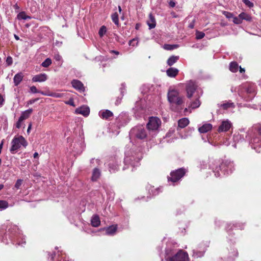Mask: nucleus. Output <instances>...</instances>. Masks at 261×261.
<instances>
[{"instance_id":"dca6fc26","label":"nucleus","mask_w":261,"mask_h":261,"mask_svg":"<svg viewBox=\"0 0 261 261\" xmlns=\"http://www.w3.org/2000/svg\"><path fill=\"white\" fill-rule=\"evenodd\" d=\"M75 113L79 114H82L84 116H87L89 114L90 110L88 107L83 106L77 108L75 110Z\"/></svg>"},{"instance_id":"72a5a7b5","label":"nucleus","mask_w":261,"mask_h":261,"mask_svg":"<svg viewBox=\"0 0 261 261\" xmlns=\"http://www.w3.org/2000/svg\"><path fill=\"white\" fill-rule=\"evenodd\" d=\"M111 18L113 22L117 25H119V18H118V14L117 12H115L113 13L111 15Z\"/></svg>"},{"instance_id":"7ed1b4c3","label":"nucleus","mask_w":261,"mask_h":261,"mask_svg":"<svg viewBox=\"0 0 261 261\" xmlns=\"http://www.w3.org/2000/svg\"><path fill=\"white\" fill-rule=\"evenodd\" d=\"M233 169V163L230 161H226L222 163L219 165V167H217L215 169L213 168V171L215 173V175L216 177H219L221 175V174L219 172V170H220L222 172H223L224 174H228L229 173H231Z\"/></svg>"},{"instance_id":"c756f323","label":"nucleus","mask_w":261,"mask_h":261,"mask_svg":"<svg viewBox=\"0 0 261 261\" xmlns=\"http://www.w3.org/2000/svg\"><path fill=\"white\" fill-rule=\"evenodd\" d=\"M239 17L242 20H245L248 21H251L252 20V17L250 15L248 14L245 13V12H242L239 15Z\"/></svg>"},{"instance_id":"f704fd0d","label":"nucleus","mask_w":261,"mask_h":261,"mask_svg":"<svg viewBox=\"0 0 261 261\" xmlns=\"http://www.w3.org/2000/svg\"><path fill=\"white\" fill-rule=\"evenodd\" d=\"M148 188V192L150 195L154 196L159 193V189L158 188L155 189L154 187H152L151 186H150Z\"/></svg>"},{"instance_id":"09e8293b","label":"nucleus","mask_w":261,"mask_h":261,"mask_svg":"<svg viewBox=\"0 0 261 261\" xmlns=\"http://www.w3.org/2000/svg\"><path fill=\"white\" fill-rule=\"evenodd\" d=\"M22 180H21L20 179H17L15 183V187L17 189H19L22 184Z\"/></svg>"},{"instance_id":"4468645a","label":"nucleus","mask_w":261,"mask_h":261,"mask_svg":"<svg viewBox=\"0 0 261 261\" xmlns=\"http://www.w3.org/2000/svg\"><path fill=\"white\" fill-rule=\"evenodd\" d=\"M250 144L252 148L256 149L257 147L261 146V137L256 136L251 139Z\"/></svg>"},{"instance_id":"b1692460","label":"nucleus","mask_w":261,"mask_h":261,"mask_svg":"<svg viewBox=\"0 0 261 261\" xmlns=\"http://www.w3.org/2000/svg\"><path fill=\"white\" fill-rule=\"evenodd\" d=\"M189 123V120L187 118L180 119L178 121V127L182 128L185 127Z\"/></svg>"},{"instance_id":"ea45409f","label":"nucleus","mask_w":261,"mask_h":261,"mask_svg":"<svg viewBox=\"0 0 261 261\" xmlns=\"http://www.w3.org/2000/svg\"><path fill=\"white\" fill-rule=\"evenodd\" d=\"M204 252V251H198L196 250H193V256L195 257L198 258L201 257L203 255Z\"/></svg>"},{"instance_id":"bf43d9fd","label":"nucleus","mask_w":261,"mask_h":261,"mask_svg":"<svg viewBox=\"0 0 261 261\" xmlns=\"http://www.w3.org/2000/svg\"><path fill=\"white\" fill-rule=\"evenodd\" d=\"M37 100L38 99H31L28 101V104L32 105L35 102H36Z\"/></svg>"},{"instance_id":"338daca9","label":"nucleus","mask_w":261,"mask_h":261,"mask_svg":"<svg viewBox=\"0 0 261 261\" xmlns=\"http://www.w3.org/2000/svg\"><path fill=\"white\" fill-rule=\"evenodd\" d=\"M58 261H69V260H66L65 258L63 257H61L60 259H58Z\"/></svg>"},{"instance_id":"412c9836","label":"nucleus","mask_w":261,"mask_h":261,"mask_svg":"<svg viewBox=\"0 0 261 261\" xmlns=\"http://www.w3.org/2000/svg\"><path fill=\"white\" fill-rule=\"evenodd\" d=\"M212 128V125L210 123H206L200 127L198 129L200 133H205Z\"/></svg>"},{"instance_id":"473e14b6","label":"nucleus","mask_w":261,"mask_h":261,"mask_svg":"<svg viewBox=\"0 0 261 261\" xmlns=\"http://www.w3.org/2000/svg\"><path fill=\"white\" fill-rule=\"evenodd\" d=\"M17 17L18 19H19V20H21V19L27 20V19H31V17L27 15L25 12H24V11H22V12L19 13L17 16Z\"/></svg>"},{"instance_id":"de8ad7c7","label":"nucleus","mask_w":261,"mask_h":261,"mask_svg":"<svg viewBox=\"0 0 261 261\" xmlns=\"http://www.w3.org/2000/svg\"><path fill=\"white\" fill-rule=\"evenodd\" d=\"M242 2L249 8H252L254 6L253 3L249 0H242Z\"/></svg>"},{"instance_id":"cd10ccee","label":"nucleus","mask_w":261,"mask_h":261,"mask_svg":"<svg viewBox=\"0 0 261 261\" xmlns=\"http://www.w3.org/2000/svg\"><path fill=\"white\" fill-rule=\"evenodd\" d=\"M245 90L247 93L253 95L255 93V86L254 85L248 84L245 86Z\"/></svg>"},{"instance_id":"f3484780","label":"nucleus","mask_w":261,"mask_h":261,"mask_svg":"<svg viewBox=\"0 0 261 261\" xmlns=\"http://www.w3.org/2000/svg\"><path fill=\"white\" fill-rule=\"evenodd\" d=\"M72 87L80 91H83L84 90V87L83 83L76 80H74L71 82Z\"/></svg>"},{"instance_id":"f257e3e1","label":"nucleus","mask_w":261,"mask_h":261,"mask_svg":"<svg viewBox=\"0 0 261 261\" xmlns=\"http://www.w3.org/2000/svg\"><path fill=\"white\" fill-rule=\"evenodd\" d=\"M167 97L170 104V108L173 111L178 112L182 109L184 98L179 95L178 90L173 89H169Z\"/></svg>"},{"instance_id":"864d4df0","label":"nucleus","mask_w":261,"mask_h":261,"mask_svg":"<svg viewBox=\"0 0 261 261\" xmlns=\"http://www.w3.org/2000/svg\"><path fill=\"white\" fill-rule=\"evenodd\" d=\"M23 121V120H21L20 118H19L18 121L16 123V127L17 128H20V127L21 126V123H22Z\"/></svg>"},{"instance_id":"c85d7f7f","label":"nucleus","mask_w":261,"mask_h":261,"mask_svg":"<svg viewBox=\"0 0 261 261\" xmlns=\"http://www.w3.org/2000/svg\"><path fill=\"white\" fill-rule=\"evenodd\" d=\"M218 105L224 110H227L229 108H234V104L230 101H225L224 103Z\"/></svg>"},{"instance_id":"603ef678","label":"nucleus","mask_w":261,"mask_h":261,"mask_svg":"<svg viewBox=\"0 0 261 261\" xmlns=\"http://www.w3.org/2000/svg\"><path fill=\"white\" fill-rule=\"evenodd\" d=\"M13 59L10 56H9L7 58L6 63L8 65H10L12 64Z\"/></svg>"},{"instance_id":"774afa93","label":"nucleus","mask_w":261,"mask_h":261,"mask_svg":"<svg viewBox=\"0 0 261 261\" xmlns=\"http://www.w3.org/2000/svg\"><path fill=\"white\" fill-rule=\"evenodd\" d=\"M120 103V99H117L116 100V103H116V105H119Z\"/></svg>"},{"instance_id":"2eb2a0df","label":"nucleus","mask_w":261,"mask_h":261,"mask_svg":"<svg viewBox=\"0 0 261 261\" xmlns=\"http://www.w3.org/2000/svg\"><path fill=\"white\" fill-rule=\"evenodd\" d=\"M99 115L103 119L109 120L113 116V114L109 110H104L99 111Z\"/></svg>"},{"instance_id":"69168bd1","label":"nucleus","mask_w":261,"mask_h":261,"mask_svg":"<svg viewBox=\"0 0 261 261\" xmlns=\"http://www.w3.org/2000/svg\"><path fill=\"white\" fill-rule=\"evenodd\" d=\"M240 72L241 73H243L245 72V69L244 68H241V67H240Z\"/></svg>"},{"instance_id":"c9c22d12","label":"nucleus","mask_w":261,"mask_h":261,"mask_svg":"<svg viewBox=\"0 0 261 261\" xmlns=\"http://www.w3.org/2000/svg\"><path fill=\"white\" fill-rule=\"evenodd\" d=\"M8 202L5 200H0V211H3L8 207Z\"/></svg>"},{"instance_id":"e433bc0d","label":"nucleus","mask_w":261,"mask_h":261,"mask_svg":"<svg viewBox=\"0 0 261 261\" xmlns=\"http://www.w3.org/2000/svg\"><path fill=\"white\" fill-rule=\"evenodd\" d=\"M51 64V60L49 58H47L44 61L41 65L44 67H47Z\"/></svg>"},{"instance_id":"20e7f679","label":"nucleus","mask_w":261,"mask_h":261,"mask_svg":"<svg viewBox=\"0 0 261 261\" xmlns=\"http://www.w3.org/2000/svg\"><path fill=\"white\" fill-rule=\"evenodd\" d=\"M186 91L187 96L188 98L191 99L193 96L195 97L197 94H201L202 91L198 89L197 84L195 81L190 80L186 83Z\"/></svg>"},{"instance_id":"39448f33","label":"nucleus","mask_w":261,"mask_h":261,"mask_svg":"<svg viewBox=\"0 0 261 261\" xmlns=\"http://www.w3.org/2000/svg\"><path fill=\"white\" fill-rule=\"evenodd\" d=\"M187 171L184 168H181L172 171L170 176L168 177V180L175 182L180 179L186 174Z\"/></svg>"},{"instance_id":"0e129e2a","label":"nucleus","mask_w":261,"mask_h":261,"mask_svg":"<svg viewBox=\"0 0 261 261\" xmlns=\"http://www.w3.org/2000/svg\"><path fill=\"white\" fill-rule=\"evenodd\" d=\"M33 156L34 158H37L38 157V153L37 152H35L33 154Z\"/></svg>"},{"instance_id":"6e6d98bb","label":"nucleus","mask_w":261,"mask_h":261,"mask_svg":"<svg viewBox=\"0 0 261 261\" xmlns=\"http://www.w3.org/2000/svg\"><path fill=\"white\" fill-rule=\"evenodd\" d=\"M5 99L4 97L2 94H0V107L4 105Z\"/></svg>"},{"instance_id":"a18cd8bd","label":"nucleus","mask_w":261,"mask_h":261,"mask_svg":"<svg viewBox=\"0 0 261 261\" xmlns=\"http://www.w3.org/2000/svg\"><path fill=\"white\" fill-rule=\"evenodd\" d=\"M54 59L56 61L59 62L58 65H61L62 64V57L59 54H56L54 56Z\"/></svg>"},{"instance_id":"9b49d317","label":"nucleus","mask_w":261,"mask_h":261,"mask_svg":"<svg viewBox=\"0 0 261 261\" xmlns=\"http://www.w3.org/2000/svg\"><path fill=\"white\" fill-rule=\"evenodd\" d=\"M232 124L229 120L223 121L218 128L219 132H223L228 131L231 127Z\"/></svg>"},{"instance_id":"f03ea898","label":"nucleus","mask_w":261,"mask_h":261,"mask_svg":"<svg viewBox=\"0 0 261 261\" xmlns=\"http://www.w3.org/2000/svg\"><path fill=\"white\" fill-rule=\"evenodd\" d=\"M28 145L27 140L22 136H16L14 137L11 141V147L10 151L11 153L14 154L22 146L25 148Z\"/></svg>"},{"instance_id":"79ce46f5","label":"nucleus","mask_w":261,"mask_h":261,"mask_svg":"<svg viewBox=\"0 0 261 261\" xmlns=\"http://www.w3.org/2000/svg\"><path fill=\"white\" fill-rule=\"evenodd\" d=\"M109 171L110 172H115L118 169V166L117 165H113L111 164H109Z\"/></svg>"},{"instance_id":"37998d69","label":"nucleus","mask_w":261,"mask_h":261,"mask_svg":"<svg viewBox=\"0 0 261 261\" xmlns=\"http://www.w3.org/2000/svg\"><path fill=\"white\" fill-rule=\"evenodd\" d=\"M124 119L123 118V116L120 115L119 117L117 118L116 122L117 123V125L120 126H123L124 124H126V122H125L124 124H121V121L123 120Z\"/></svg>"},{"instance_id":"4c0bfd02","label":"nucleus","mask_w":261,"mask_h":261,"mask_svg":"<svg viewBox=\"0 0 261 261\" xmlns=\"http://www.w3.org/2000/svg\"><path fill=\"white\" fill-rule=\"evenodd\" d=\"M30 92L33 93H40L42 94V93H45V92H43L42 91H39L37 90V88L35 86H31L30 88Z\"/></svg>"},{"instance_id":"49530a36","label":"nucleus","mask_w":261,"mask_h":261,"mask_svg":"<svg viewBox=\"0 0 261 261\" xmlns=\"http://www.w3.org/2000/svg\"><path fill=\"white\" fill-rule=\"evenodd\" d=\"M138 41L137 39L136 38L133 39L129 41V45L130 46H135L138 45Z\"/></svg>"},{"instance_id":"6e6552de","label":"nucleus","mask_w":261,"mask_h":261,"mask_svg":"<svg viewBox=\"0 0 261 261\" xmlns=\"http://www.w3.org/2000/svg\"><path fill=\"white\" fill-rule=\"evenodd\" d=\"M131 132L139 139H143L147 137V132L142 126H137L132 129Z\"/></svg>"},{"instance_id":"f8f14e48","label":"nucleus","mask_w":261,"mask_h":261,"mask_svg":"<svg viewBox=\"0 0 261 261\" xmlns=\"http://www.w3.org/2000/svg\"><path fill=\"white\" fill-rule=\"evenodd\" d=\"M48 79L47 75L45 73L34 75L32 79L33 82H44Z\"/></svg>"},{"instance_id":"5fc2aeb1","label":"nucleus","mask_w":261,"mask_h":261,"mask_svg":"<svg viewBox=\"0 0 261 261\" xmlns=\"http://www.w3.org/2000/svg\"><path fill=\"white\" fill-rule=\"evenodd\" d=\"M66 104L72 106H74V101L72 99H70L68 101L65 102Z\"/></svg>"},{"instance_id":"e2e57ef3","label":"nucleus","mask_w":261,"mask_h":261,"mask_svg":"<svg viewBox=\"0 0 261 261\" xmlns=\"http://www.w3.org/2000/svg\"><path fill=\"white\" fill-rule=\"evenodd\" d=\"M31 127H32V123H30L28 126V129H27V132L29 133L30 131V129H31Z\"/></svg>"},{"instance_id":"680f3d73","label":"nucleus","mask_w":261,"mask_h":261,"mask_svg":"<svg viewBox=\"0 0 261 261\" xmlns=\"http://www.w3.org/2000/svg\"><path fill=\"white\" fill-rule=\"evenodd\" d=\"M257 132L258 133V136L261 137V126H259L257 129Z\"/></svg>"},{"instance_id":"58836bf2","label":"nucleus","mask_w":261,"mask_h":261,"mask_svg":"<svg viewBox=\"0 0 261 261\" xmlns=\"http://www.w3.org/2000/svg\"><path fill=\"white\" fill-rule=\"evenodd\" d=\"M107 28L105 25H102L99 29L98 34L100 37H102L106 33Z\"/></svg>"},{"instance_id":"a878e982","label":"nucleus","mask_w":261,"mask_h":261,"mask_svg":"<svg viewBox=\"0 0 261 261\" xmlns=\"http://www.w3.org/2000/svg\"><path fill=\"white\" fill-rule=\"evenodd\" d=\"M179 56H172L167 60V64L168 66H171L175 63L179 59Z\"/></svg>"},{"instance_id":"bb28decb","label":"nucleus","mask_w":261,"mask_h":261,"mask_svg":"<svg viewBox=\"0 0 261 261\" xmlns=\"http://www.w3.org/2000/svg\"><path fill=\"white\" fill-rule=\"evenodd\" d=\"M149 19L147 21V24L149 27V29H153L155 28L156 25L155 19L154 16L151 14H149Z\"/></svg>"},{"instance_id":"9d476101","label":"nucleus","mask_w":261,"mask_h":261,"mask_svg":"<svg viewBox=\"0 0 261 261\" xmlns=\"http://www.w3.org/2000/svg\"><path fill=\"white\" fill-rule=\"evenodd\" d=\"M8 232L12 234V236L11 237L14 236V237H16L17 239H18V238H20L21 237V231L15 225L11 224L8 228Z\"/></svg>"},{"instance_id":"8fccbe9b","label":"nucleus","mask_w":261,"mask_h":261,"mask_svg":"<svg viewBox=\"0 0 261 261\" xmlns=\"http://www.w3.org/2000/svg\"><path fill=\"white\" fill-rule=\"evenodd\" d=\"M223 14L225 16V17L227 18H231L233 17V14L229 12L223 11Z\"/></svg>"},{"instance_id":"393cba45","label":"nucleus","mask_w":261,"mask_h":261,"mask_svg":"<svg viewBox=\"0 0 261 261\" xmlns=\"http://www.w3.org/2000/svg\"><path fill=\"white\" fill-rule=\"evenodd\" d=\"M91 223L93 227H98L100 224L99 217L97 215H94L91 218Z\"/></svg>"},{"instance_id":"2f4dec72","label":"nucleus","mask_w":261,"mask_h":261,"mask_svg":"<svg viewBox=\"0 0 261 261\" xmlns=\"http://www.w3.org/2000/svg\"><path fill=\"white\" fill-rule=\"evenodd\" d=\"M239 65L236 62H231L229 64V70L232 72H236L238 70Z\"/></svg>"},{"instance_id":"a19ab883","label":"nucleus","mask_w":261,"mask_h":261,"mask_svg":"<svg viewBox=\"0 0 261 261\" xmlns=\"http://www.w3.org/2000/svg\"><path fill=\"white\" fill-rule=\"evenodd\" d=\"M205 36V34L202 32L196 31V39L197 40L203 38Z\"/></svg>"},{"instance_id":"c03bdc74","label":"nucleus","mask_w":261,"mask_h":261,"mask_svg":"<svg viewBox=\"0 0 261 261\" xmlns=\"http://www.w3.org/2000/svg\"><path fill=\"white\" fill-rule=\"evenodd\" d=\"M177 47V45L165 44L164 45V48L166 50H172L176 48Z\"/></svg>"},{"instance_id":"1a4fd4ad","label":"nucleus","mask_w":261,"mask_h":261,"mask_svg":"<svg viewBox=\"0 0 261 261\" xmlns=\"http://www.w3.org/2000/svg\"><path fill=\"white\" fill-rule=\"evenodd\" d=\"M188 254L182 251H179L173 257L167 259V261H186L188 259Z\"/></svg>"},{"instance_id":"4d7b16f0","label":"nucleus","mask_w":261,"mask_h":261,"mask_svg":"<svg viewBox=\"0 0 261 261\" xmlns=\"http://www.w3.org/2000/svg\"><path fill=\"white\" fill-rule=\"evenodd\" d=\"M176 3L173 1H170L169 2V5L170 7L173 8L175 6Z\"/></svg>"},{"instance_id":"0eeeda50","label":"nucleus","mask_w":261,"mask_h":261,"mask_svg":"<svg viewBox=\"0 0 261 261\" xmlns=\"http://www.w3.org/2000/svg\"><path fill=\"white\" fill-rule=\"evenodd\" d=\"M141 158L139 155H126L124 159L125 166L128 165H130L133 168L138 166L140 165L139 162Z\"/></svg>"},{"instance_id":"6ab92c4d","label":"nucleus","mask_w":261,"mask_h":261,"mask_svg":"<svg viewBox=\"0 0 261 261\" xmlns=\"http://www.w3.org/2000/svg\"><path fill=\"white\" fill-rule=\"evenodd\" d=\"M23 75L22 72H19L15 75L13 81L15 86H17L22 81Z\"/></svg>"},{"instance_id":"13d9d810","label":"nucleus","mask_w":261,"mask_h":261,"mask_svg":"<svg viewBox=\"0 0 261 261\" xmlns=\"http://www.w3.org/2000/svg\"><path fill=\"white\" fill-rule=\"evenodd\" d=\"M13 8L14 9V10H15V11L16 12H18L19 9H20V7L19 6L17 5V4H15L14 6H13Z\"/></svg>"},{"instance_id":"aec40b11","label":"nucleus","mask_w":261,"mask_h":261,"mask_svg":"<svg viewBox=\"0 0 261 261\" xmlns=\"http://www.w3.org/2000/svg\"><path fill=\"white\" fill-rule=\"evenodd\" d=\"M42 95L45 96H51L56 98H61L64 96V94L58 92H52L50 91L45 92V93H42Z\"/></svg>"},{"instance_id":"052dcab7","label":"nucleus","mask_w":261,"mask_h":261,"mask_svg":"<svg viewBox=\"0 0 261 261\" xmlns=\"http://www.w3.org/2000/svg\"><path fill=\"white\" fill-rule=\"evenodd\" d=\"M4 143V140H2L1 143H0V154L2 152V149L3 148V146Z\"/></svg>"},{"instance_id":"4be33fe9","label":"nucleus","mask_w":261,"mask_h":261,"mask_svg":"<svg viewBox=\"0 0 261 261\" xmlns=\"http://www.w3.org/2000/svg\"><path fill=\"white\" fill-rule=\"evenodd\" d=\"M100 175V170L97 168H94L92 172L91 180L93 181H96L99 178Z\"/></svg>"},{"instance_id":"423d86ee","label":"nucleus","mask_w":261,"mask_h":261,"mask_svg":"<svg viewBox=\"0 0 261 261\" xmlns=\"http://www.w3.org/2000/svg\"><path fill=\"white\" fill-rule=\"evenodd\" d=\"M161 124L160 119L156 117H151L149 118L147 124L148 130L150 132H156Z\"/></svg>"},{"instance_id":"a211bd4d","label":"nucleus","mask_w":261,"mask_h":261,"mask_svg":"<svg viewBox=\"0 0 261 261\" xmlns=\"http://www.w3.org/2000/svg\"><path fill=\"white\" fill-rule=\"evenodd\" d=\"M179 70L175 68L170 67L166 70L167 75L170 77H175L178 73Z\"/></svg>"},{"instance_id":"3c124183","label":"nucleus","mask_w":261,"mask_h":261,"mask_svg":"<svg viewBox=\"0 0 261 261\" xmlns=\"http://www.w3.org/2000/svg\"><path fill=\"white\" fill-rule=\"evenodd\" d=\"M233 22L236 24H240L242 22V20L239 17H233Z\"/></svg>"},{"instance_id":"5701e85b","label":"nucleus","mask_w":261,"mask_h":261,"mask_svg":"<svg viewBox=\"0 0 261 261\" xmlns=\"http://www.w3.org/2000/svg\"><path fill=\"white\" fill-rule=\"evenodd\" d=\"M33 112V109H29L27 110H25L24 111H23L21 114V115L20 116V120H24L27 118H28L31 114H32Z\"/></svg>"},{"instance_id":"ddd939ff","label":"nucleus","mask_w":261,"mask_h":261,"mask_svg":"<svg viewBox=\"0 0 261 261\" xmlns=\"http://www.w3.org/2000/svg\"><path fill=\"white\" fill-rule=\"evenodd\" d=\"M201 96V94H197L195 95V97H194L195 99L190 101L189 105V108L192 109L198 108L201 105V102L199 100V98Z\"/></svg>"},{"instance_id":"7c9ffc66","label":"nucleus","mask_w":261,"mask_h":261,"mask_svg":"<svg viewBox=\"0 0 261 261\" xmlns=\"http://www.w3.org/2000/svg\"><path fill=\"white\" fill-rule=\"evenodd\" d=\"M117 230L116 226H111L106 229V233L108 235H113Z\"/></svg>"}]
</instances>
